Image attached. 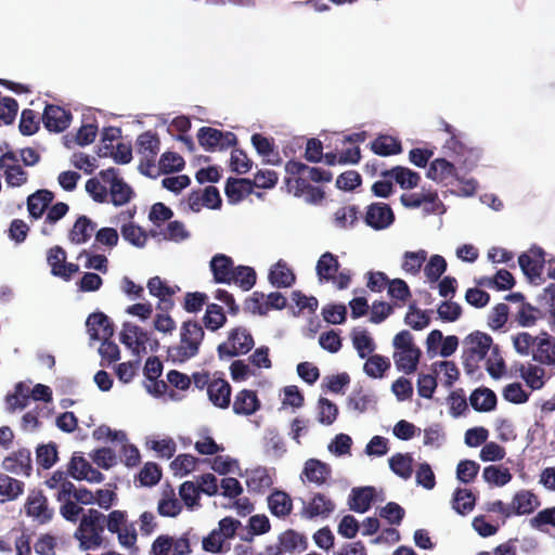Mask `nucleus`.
Masks as SVG:
<instances>
[{
    "label": "nucleus",
    "instance_id": "1",
    "mask_svg": "<svg viewBox=\"0 0 555 555\" xmlns=\"http://www.w3.org/2000/svg\"><path fill=\"white\" fill-rule=\"evenodd\" d=\"M205 332L196 321H185L180 327V341L168 348V354L175 362L183 363L199 352Z\"/></svg>",
    "mask_w": 555,
    "mask_h": 555
},
{
    "label": "nucleus",
    "instance_id": "2",
    "mask_svg": "<svg viewBox=\"0 0 555 555\" xmlns=\"http://www.w3.org/2000/svg\"><path fill=\"white\" fill-rule=\"evenodd\" d=\"M106 517L98 509L90 508L85 514L74 534L79 541L80 548L83 551L95 550L103 543L102 532L105 528Z\"/></svg>",
    "mask_w": 555,
    "mask_h": 555
},
{
    "label": "nucleus",
    "instance_id": "3",
    "mask_svg": "<svg viewBox=\"0 0 555 555\" xmlns=\"http://www.w3.org/2000/svg\"><path fill=\"white\" fill-rule=\"evenodd\" d=\"M464 346L463 364L468 373L474 372L478 363L494 347L492 337L480 331L473 332L466 336Z\"/></svg>",
    "mask_w": 555,
    "mask_h": 555
},
{
    "label": "nucleus",
    "instance_id": "4",
    "mask_svg": "<svg viewBox=\"0 0 555 555\" xmlns=\"http://www.w3.org/2000/svg\"><path fill=\"white\" fill-rule=\"evenodd\" d=\"M137 152L141 155L139 171L146 177L156 178L154 175L156 157L160 151V139L151 130L141 133L137 139Z\"/></svg>",
    "mask_w": 555,
    "mask_h": 555
},
{
    "label": "nucleus",
    "instance_id": "5",
    "mask_svg": "<svg viewBox=\"0 0 555 555\" xmlns=\"http://www.w3.org/2000/svg\"><path fill=\"white\" fill-rule=\"evenodd\" d=\"M255 341L250 332L243 326L235 327L229 332L228 341L218 346L219 358L227 359L240 354H246L254 348Z\"/></svg>",
    "mask_w": 555,
    "mask_h": 555
},
{
    "label": "nucleus",
    "instance_id": "6",
    "mask_svg": "<svg viewBox=\"0 0 555 555\" xmlns=\"http://www.w3.org/2000/svg\"><path fill=\"white\" fill-rule=\"evenodd\" d=\"M100 177L109 184L108 196L114 206L128 204L134 196L132 188L118 176L117 169L111 167L100 171Z\"/></svg>",
    "mask_w": 555,
    "mask_h": 555
},
{
    "label": "nucleus",
    "instance_id": "7",
    "mask_svg": "<svg viewBox=\"0 0 555 555\" xmlns=\"http://www.w3.org/2000/svg\"><path fill=\"white\" fill-rule=\"evenodd\" d=\"M285 171L288 175L285 179L302 178L305 183H310V181L330 182L333 179L331 171L319 167H310L294 159H291L285 164Z\"/></svg>",
    "mask_w": 555,
    "mask_h": 555
},
{
    "label": "nucleus",
    "instance_id": "8",
    "mask_svg": "<svg viewBox=\"0 0 555 555\" xmlns=\"http://www.w3.org/2000/svg\"><path fill=\"white\" fill-rule=\"evenodd\" d=\"M66 251L61 246L51 247L47 253V261L51 267V274L70 281L73 275L79 271V266L66 262Z\"/></svg>",
    "mask_w": 555,
    "mask_h": 555
},
{
    "label": "nucleus",
    "instance_id": "9",
    "mask_svg": "<svg viewBox=\"0 0 555 555\" xmlns=\"http://www.w3.org/2000/svg\"><path fill=\"white\" fill-rule=\"evenodd\" d=\"M363 220L367 227L380 231L395 222V214L388 204L376 202L366 207Z\"/></svg>",
    "mask_w": 555,
    "mask_h": 555
},
{
    "label": "nucleus",
    "instance_id": "10",
    "mask_svg": "<svg viewBox=\"0 0 555 555\" xmlns=\"http://www.w3.org/2000/svg\"><path fill=\"white\" fill-rule=\"evenodd\" d=\"M544 262V251L541 248L530 249L529 253H524L518 257V263L522 273L530 282L535 284H540L543 281L542 271Z\"/></svg>",
    "mask_w": 555,
    "mask_h": 555
},
{
    "label": "nucleus",
    "instance_id": "11",
    "mask_svg": "<svg viewBox=\"0 0 555 555\" xmlns=\"http://www.w3.org/2000/svg\"><path fill=\"white\" fill-rule=\"evenodd\" d=\"M16 152L8 151L0 157V167L4 171L5 181L11 186H21L27 182L28 173L18 164Z\"/></svg>",
    "mask_w": 555,
    "mask_h": 555
},
{
    "label": "nucleus",
    "instance_id": "12",
    "mask_svg": "<svg viewBox=\"0 0 555 555\" xmlns=\"http://www.w3.org/2000/svg\"><path fill=\"white\" fill-rule=\"evenodd\" d=\"M401 204L406 208H418L424 206L426 214H434L442 205L437 192L427 191L421 193H404L400 196Z\"/></svg>",
    "mask_w": 555,
    "mask_h": 555
},
{
    "label": "nucleus",
    "instance_id": "13",
    "mask_svg": "<svg viewBox=\"0 0 555 555\" xmlns=\"http://www.w3.org/2000/svg\"><path fill=\"white\" fill-rule=\"evenodd\" d=\"M72 120L69 111L54 104H47L42 114V122L51 132H62L68 128Z\"/></svg>",
    "mask_w": 555,
    "mask_h": 555
},
{
    "label": "nucleus",
    "instance_id": "14",
    "mask_svg": "<svg viewBox=\"0 0 555 555\" xmlns=\"http://www.w3.org/2000/svg\"><path fill=\"white\" fill-rule=\"evenodd\" d=\"M25 509L28 516L36 518L41 524L50 521L53 517V509L49 508L48 500L40 491L28 495Z\"/></svg>",
    "mask_w": 555,
    "mask_h": 555
},
{
    "label": "nucleus",
    "instance_id": "15",
    "mask_svg": "<svg viewBox=\"0 0 555 555\" xmlns=\"http://www.w3.org/2000/svg\"><path fill=\"white\" fill-rule=\"evenodd\" d=\"M91 339L112 338L114 325L103 312L91 313L86 322Z\"/></svg>",
    "mask_w": 555,
    "mask_h": 555
},
{
    "label": "nucleus",
    "instance_id": "16",
    "mask_svg": "<svg viewBox=\"0 0 555 555\" xmlns=\"http://www.w3.org/2000/svg\"><path fill=\"white\" fill-rule=\"evenodd\" d=\"M210 270L216 283H233V273L235 267L231 257L224 254L215 255L210 260Z\"/></svg>",
    "mask_w": 555,
    "mask_h": 555
},
{
    "label": "nucleus",
    "instance_id": "17",
    "mask_svg": "<svg viewBox=\"0 0 555 555\" xmlns=\"http://www.w3.org/2000/svg\"><path fill=\"white\" fill-rule=\"evenodd\" d=\"M532 359L541 364H555V338L547 332H541L532 350Z\"/></svg>",
    "mask_w": 555,
    "mask_h": 555
},
{
    "label": "nucleus",
    "instance_id": "18",
    "mask_svg": "<svg viewBox=\"0 0 555 555\" xmlns=\"http://www.w3.org/2000/svg\"><path fill=\"white\" fill-rule=\"evenodd\" d=\"M3 468L10 473L29 476L33 469L31 453L28 449H20L3 460Z\"/></svg>",
    "mask_w": 555,
    "mask_h": 555
},
{
    "label": "nucleus",
    "instance_id": "19",
    "mask_svg": "<svg viewBox=\"0 0 555 555\" xmlns=\"http://www.w3.org/2000/svg\"><path fill=\"white\" fill-rule=\"evenodd\" d=\"M335 509V503L322 493H315L311 501L304 506L301 515L305 518H327Z\"/></svg>",
    "mask_w": 555,
    "mask_h": 555
},
{
    "label": "nucleus",
    "instance_id": "20",
    "mask_svg": "<svg viewBox=\"0 0 555 555\" xmlns=\"http://www.w3.org/2000/svg\"><path fill=\"white\" fill-rule=\"evenodd\" d=\"M540 506L539 498L529 490H520L516 492L509 504L513 515L521 516L533 513Z\"/></svg>",
    "mask_w": 555,
    "mask_h": 555
},
{
    "label": "nucleus",
    "instance_id": "21",
    "mask_svg": "<svg viewBox=\"0 0 555 555\" xmlns=\"http://www.w3.org/2000/svg\"><path fill=\"white\" fill-rule=\"evenodd\" d=\"M254 191V183L250 179L233 178L227 180L224 193L230 204H237Z\"/></svg>",
    "mask_w": 555,
    "mask_h": 555
},
{
    "label": "nucleus",
    "instance_id": "22",
    "mask_svg": "<svg viewBox=\"0 0 555 555\" xmlns=\"http://www.w3.org/2000/svg\"><path fill=\"white\" fill-rule=\"evenodd\" d=\"M285 184L295 196H305L306 201L311 204L320 203L325 196L321 188L305 183L302 178L285 179Z\"/></svg>",
    "mask_w": 555,
    "mask_h": 555
},
{
    "label": "nucleus",
    "instance_id": "23",
    "mask_svg": "<svg viewBox=\"0 0 555 555\" xmlns=\"http://www.w3.org/2000/svg\"><path fill=\"white\" fill-rule=\"evenodd\" d=\"M257 392L249 389L238 391L233 401V412L237 415H251L260 409Z\"/></svg>",
    "mask_w": 555,
    "mask_h": 555
},
{
    "label": "nucleus",
    "instance_id": "24",
    "mask_svg": "<svg viewBox=\"0 0 555 555\" xmlns=\"http://www.w3.org/2000/svg\"><path fill=\"white\" fill-rule=\"evenodd\" d=\"M267 501L270 513L278 518H285L293 511V500L283 490H273Z\"/></svg>",
    "mask_w": 555,
    "mask_h": 555
},
{
    "label": "nucleus",
    "instance_id": "25",
    "mask_svg": "<svg viewBox=\"0 0 555 555\" xmlns=\"http://www.w3.org/2000/svg\"><path fill=\"white\" fill-rule=\"evenodd\" d=\"M96 223L89 217L79 216L68 233V240L77 245L87 243L93 235Z\"/></svg>",
    "mask_w": 555,
    "mask_h": 555
},
{
    "label": "nucleus",
    "instance_id": "26",
    "mask_svg": "<svg viewBox=\"0 0 555 555\" xmlns=\"http://www.w3.org/2000/svg\"><path fill=\"white\" fill-rule=\"evenodd\" d=\"M375 496L376 491L374 487L367 486L353 488L349 499L350 509L361 514L367 512L371 508Z\"/></svg>",
    "mask_w": 555,
    "mask_h": 555
},
{
    "label": "nucleus",
    "instance_id": "27",
    "mask_svg": "<svg viewBox=\"0 0 555 555\" xmlns=\"http://www.w3.org/2000/svg\"><path fill=\"white\" fill-rule=\"evenodd\" d=\"M340 263L336 255L331 251L322 254L317 262L315 271L320 282L335 281Z\"/></svg>",
    "mask_w": 555,
    "mask_h": 555
},
{
    "label": "nucleus",
    "instance_id": "28",
    "mask_svg": "<svg viewBox=\"0 0 555 555\" xmlns=\"http://www.w3.org/2000/svg\"><path fill=\"white\" fill-rule=\"evenodd\" d=\"M54 194L49 190H38L27 198V209L34 219L42 217L49 205L53 202Z\"/></svg>",
    "mask_w": 555,
    "mask_h": 555
},
{
    "label": "nucleus",
    "instance_id": "29",
    "mask_svg": "<svg viewBox=\"0 0 555 555\" xmlns=\"http://www.w3.org/2000/svg\"><path fill=\"white\" fill-rule=\"evenodd\" d=\"M207 393L214 405L221 409H227L230 405L231 386L225 379H212Z\"/></svg>",
    "mask_w": 555,
    "mask_h": 555
},
{
    "label": "nucleus",
    "instance_id": "30",
    "mask_svg": "<svg viewBox=\"0 0 555 555\" xmlns=\"http://www.w3.org/2000/svg\"><path fill=\"white\" fill-rule=\"evenodd\" d=\"M421 354L422 352L417 347L395 351V364L399 371L405 374H412L417 369Z\"/></svg>",
    "mask_w": 555,
    "mask_h": 555
},
{
    "label": "nucleus",
    "instance_id": "31",
    "mask_svg": "<svg viewBox=\"0 0 555 555\" xmlns=\"http://www.w3.org/2000/svg\"><path fill=\"white\" fill-rule=\"evenodd\" d=\"M382 176L385 178H393L400 188L405 190L417 186L421 181V176L418 172L402 166H396L390 170H385L382 172Z\"/></svg>",
    "mask_w": 555,
    "mask_h": 555
},
{
    "label": "nucleus",
    "instance_id": "32",
    "mask_svg": "<svg viewBox=\"0 0 555 555\" xmlns=\"http://www.w3.org/2000/svg\"><path fill=\"white\" fill-rule=\"evenodd\" d=\"M426 176L436 182H447L449 179L457 178L455 166L443 157L430 163Z\"/></svg>",
    "mask_w": 555,
    "mask_h": 555
},
{
    "label": "nucleus",
    "instance_id": "33",
    "mask_svg": "<svg viewBox=\"0 0 555 555\" xmlns=\"http://www.w3.org/2000/svg\"><path fill=\"white\" fill-rule=\"evenodd\" d=\"M147 288L152 296L159 298L158 308L160 310L167 311L173 306L171 300L173 291L159 276L151 278L147 282Z\"/></svg>",
    "mask_w": 555,
    "mask_h": 555
},
{
    "label": "nucleus",
    "instance_id": "34",
    "mask_svg": "<svg viewBox=\"0 0 555 555\" xmlns=\"http://www.w3.org/2000/svg\"><path fill=\"white\" fill-rule=\"evenodd\" d=\"M302 474L309 482L323 485L331 476V467L317 459H310L305 463Z\"/></svg>",
    "mask_w": 555,
    "mask_h": 555
},
{
    "label": "nucleus",
    "instance_id": "35",
    "mask_svg": "<svg viewBox=\"0 0 555 555\" xmlns=\"http://www.w3.org/2000/svg\"><path fill=\"white\" fill-rule=\"evenodd\" d=\"M278 541L281 544L282 551H284V553H301L308 547L307 538L294 529H287L286 531L282 532L279 535Z\"/></svg>",
    "mask_w": 555,
    "mask_h": 555
},
{
    "label": "nucleus",
    "instance_id": "36",
    "mask_svg": "<svg viewBox=\"0 0 555 555\" xmlns=\"http://www.w3.org/2000/svg\"><path fill=\"white\" fill-rule=\"evenodd\" d=\"M30 400V388L23 382L15 385L14 391L5 396L7 411L10 413L25 409Z\"/></svg>",
    "mask_w": 555,
    "mask_h": 555
},
{
    "label": "nucleus",
    "instance_id": "37",
    "mask_svg": "<svg viewBox=\"0 0 555 555\" xmlns=\"http://www.w3.org/2000/svg\"><path fill=\"white\" fill-rule=\"evenodd\" d=\"M270 283L278 288L291 287L296 276L285 261L279 260L269 272Z\"/></svg>",
    "mask_w": 555,
    "mask_h": 555
},
{
    "label": "nucleus",
    "instance_id": "38",
    "mask_svg": "<svg viewBox=\"0 0 555 555\" xmlns=\"http://www.w3.org/2000/svg\"><path fill=\"white\" fill-rule=\"evenodd\" d=\"M469 402L478 412H490L496 406V395L489 388H477L470 393Z\"/></svg>",
    "mask_w": 555,
    "mask_h": 555
},
{
    "label": "nucleus",
    "instance_id": "39",
    "mask_svg": "<svg viewBox=\"0 0 555 555\" xmlns=\"http://www.w3.org/2000/svg\"><path fill=\"white\" fill-rule=\"evenodd\" d=\"M251 144L257 153L262 157H267L266 162L269 164H280L281 157L278 152H274V140L269 139L261 133H254L251 135Z\"/></svg>",
    "mask_w": 555,
    "mask_h": 555
},
{
    "label": "nucleus",
    "instance_id": "40",
    "mask_svg": "<svg viewBox=\"0 0 555 555\" xmlns=\"http://www.w3.org/2000/svg\"><path fill=\"white\" fill-rule=\"evenodd\" d=\"M371 150L379 156H390L401 153V142L388 134H380L371 142Z\"/></svg>",
    "mask_w": 555,
    "mask_h": 555
},
{
    "label": "nucleus",
    "instance_id": "41",
    "mask_svg": "<svg viewBox=\"0 0 555 555\" xmlns=\"http://www.w3.org/2000/svg\"><path fill=\"white\" fill-rule=\"evenodd\" d=\"M413 461L410 453H396L389 459V467L397 476L406 480L413 474Z\"/></svg>",
    "mask_w": 555,
    "mask_h": 555
},
{
    "label": "nucleus",
    "instance_id": "42",
    "mask_svg": "<svg viewBox=\"0 0 555 555\" xmlns=\"http://www.w3.org/2000/svg\"><path fill=\"white\" fill-rule=\"evenodd\" d=\"M246 483L249 491L261 493L272 486V478L266 468L258 467L250 472Z\"/></svg>",
    "mask_w": 555,
    "mask_h": 555
},
{
    "label": "nucleus",
    "instance_id": "43",
    "mask_svg": "<svg viewBox=\"0 0 555 555\" xmlns=\"http://www.w3.org/2000/svg\"><path fill=\"white\" fill-rule=\"evenodd\" d=\"M185 163L182 156L175 152H165L158 162V169L154 171V175L159 176L160 173H170L181 171Z\"/></svg>",
    "mask_w": 555,
    "mask_h": 555
},
{
    "label": "nucleus",
    "instance_id": "44",
    "mask_svg": "<svg viewBox=\"0 0 555 555\" xmlns=\"http://www.w3.org/2000/svg\"><path fill=\"white\" fill-rule=\"evenodd\" d=\"M476 498L468 489H456L453 494L452 507L460 515H466L474 509Z\"/></svg>",
    "mask_w": 555,
    "mask_h": 555
},
{
    "label": "nucleus",
    "instance_id": "45",
    "mask_svg": "<svg viewBox=\"0 0 555 555\" xmlns=\"http://www.w3.org/2000/svg\"><path fill=\"white\" fill-rule=\"evenodd\" d=\"M482 477L488 483L498 487H503L507 485L513 478L508 468L496 465H490L485 467L482 472Z\"/></svg>",
    "mask_w": 555,
    "mask_h": 555
},
{
    "label": "nucleus",
    "instance_id": "46",
    "mask_svg": "<svg viewBox=\"0 0 555 555\" xmlns=\"http://www.w3.org/2000/svg\"><path fill=\"white\" fill-rule=\"evenodd\" d=\"M390 367V361L387 357L373 354L367 358L363 370L372 378H382L385 372Z\"/></svg>",
    "mask_w": 555,
    "mask_h": 555
},
{
    "label": "nucleus",
    "instance_id": "47",
    "mask_svg": "<svg viewBox=\"0 0 555 555\" xmlns=\"http://www.w3.org/2000/svg\"><path fill=\"white\" fill-rule=\"evenodd\" d=\"M359 208L356 205H348L338 208L334 214L336 227L346 229L352 228L359 220Z\"/></svg>",
    "mask_w": 555,
    "mask_h": 555
},
{
    "label": "nucleus",
    "instance_id": "48",
    "mask_svg": "<svg viewBox=\"0 0 555 555\" xmlns=\"http://www.w3.org/2000/svg\"><path fill=\"white\" fill-rule=\"evenodd\" d=\"M543 318L542 311L529 302L519 306L515 320L522 327L533 326L538 320Z\"/></svg>",
    "mask_w": 555,
    "mask_h": 555
},
{
    "label": "nucleus",
    "instance_id": "49",
    "mask_svg": "<svg viewBox=\"0 0 555 555\" xmlns=\"http://www.w3.org/2000/svg\"><path fill=\"white\" fill-rule=\"evenodd\" d=\"M203 322L206 328L210 331H217L222 327L227 322L222 307L217 304L207 305Z\"/></svg>",
    "mask_w": 555,
    "mask_h": 555
},
{
    "label": "nucleus",
    "instance_id": "50",
    "mask_svg": "<svg viewBox=\"0 0 555 555\" xmlns=\"http://www.w3.org/2000/svg\"><path fill=\"white\" fill-rule=\"evenodd\" d=\"M57 459V447L54 442L40 444L36 449L37 464L43 469L51 468L56 463Z\"/></svg>",
    "mask_w": 555,
    "mask_h": 555
},
{
    "label": "nucleus",
    "instance_id": "51",
    "mask_svg": "<svg viewBox=\"0 0 555 555\" xmlns=\"http://www.w3.org/2000/svg\"><path fill=\"white\" fill-rule=\"evenodd\" d=\"M263 442L266 452L273 456L280 457L286 452L284 439L274 428L267 429Z\"/></svg>",
    "mask_w": 555,
    "mask_h": 555
},
{
    "label": "nucleus",
    "instance_id": "52",
    "mask_svg": "<svg viewBox=\"0 0 555 555\" xmlns=\"http://www.w3.org/2000/svg\"><path fill=\"white\" fill-rule=\"evenodd\" d=\"M222 131L211 127H202L197 132V140L202 147L206 151H215L219 149Z\"/></svg>",
    "mask_w": 555,
    "mask_h": 555
},
{
    "label": "nucleus",
    "instance_id": "53",
    "mask_svg": "<svg viewBox=\"0 0 555 555\" xmlns=\"http://www.w3.org/2000/svg\"><path fill=\"white\" fill-rule=\"evenodd\" d=\"M433 371L435 374L442 372L446 388H451L460 377L459 367L453 361H437L433 363Z\"/></svg>",
    "mask_w": 555,
    "mask_h": 555
},
{
    "label": "nucleus",
    "instance_id": "54",
    "mask_svg": "<svg viewBox=\"0 0 555 555\" xmlns=\"http://www.w3.org/2000/svg\"><path fill=\"white\" fill-rule=\"evenodd\" d=\"M520 376L526 384L533 390L541 389L544 386V370L538 365L529 364L520 366Z\"/></svg>",
    "mask_w": 555,
    "mask_h": 555
},
{
    "label": "nucleus",
    "instance_id": "55",
    "mask_svg": "<svg viewBox=\"0 0 555 555\" xmlns=\"http://www.w3.org/2000/svg\"><path fill=\"white\" fill-rule=\"evenodd\" d=\"M352 344L361 359L366 358L375 350L373 338L365 330L352 333Z\"/></svg>",
    "mask_w": 555,
    "mask_h": 555
},
{
    "label": "nucleus",
    "instance_id": "56",
    "mask_svg": "<svg viewBox=\"0 0 555 555\" xmlns=\"http://www.w3.org/2000/svg\"><path fill=\"white\" fill-rule=\"evenodd\" d=\"M257 274L251 267L237 266L233 273V282L237 284L244 292H247L256 284Z\"/></svg>",
    "mask_w": 555,
    "mask_h": 555
},
{
    "label": "nucleus",
    "instance_id": "57",
    "mask_svg": "<svg viewBox=\"0 0 555 555\" xmlns=\"http://www.w3.org/2000/svg\"><path fill=\"white\" fill-rule=\"evenodd\" d=\"M24 491V482L8 475H0V495L8 500L17 499Z\"/></svg>",
    "mask_w": 555,
    "mask_h": 555
},
{
    "label": "nucleus",
    "instance_id": "58",
    "mask_svg": "<svg viewBox=\"0 0 555 555\" xmlns=\"http://www.w3.org/2000/svg\"><path fill=\"white\" fill-rule=\"evenodd\" d=\"M404 322L415 331H421L428 326L430 319L427 311H422L414 304L409 306V310L404 317Z\"/></svg>",
    "mask_w": 555,
    "mask_h": 555
},
{
    "label": "nucleus",
    "instance_id": "59",
    "mask_svg": "<svg viewBox=\"0 0 555 555\" xmlns=\"http://www.w3.org/2000/svg\"><path fill=\"white\" fill-rule=\"evenodd\" d=\"M122 237L137 247H143L147 240L145 231L134 223H127L121 227Z\"/></svg>",
    "mask_w": 555,
    "mask_h": 555
},
{
    "label": "nucleus",
    "instance_id": "60",
    "mask_svg": "<svg viewBox=\"0 0 555 555\" xmlns=\"http://www.w3.org/2000/svg\"><path fill=\"white\" fill-rule=\"evenodd\" d=\"M427 253L423 249L418 251H405L403 256L402 269L405 272L416 274L420 272L423 263L426 261Z\"/></svg>",
    "mask_w": 555,
    "mask_h": 555
},
{
    "label": "nucleus",
    "instance_id": "61",
    "mask_svg": "<svg viewBox=\"0 0 555 555\" xmlns=\"http://www.w3.org/2000/svg\"><path fill=\"white\" fill-rule=\"evenodd\" d=\"M447 270V261L440 255H433L424 268L425 275L430 282H437Z\"/></svg>",
    "mask_w": 555,
    "mask_h": 555
},
{
    "label": "nucleus",
    "instance_id": "62",
    "mask_svg": "<svg viewBox=\"0 0 555 555\" xmlns=\"http://www.w3.org/2000/svg\"><path fill=\"white\" fill-rule=\"evenodd\" d=\"M480 465L472 460H463L456 466V477L463 483L472 482L478 475Z\"/></svg>",
    "mask_w": 555,
    "mask_h": 555
},
{
    "label": "nucleus",
    "instance_id": "63",
    "mask_svg": "<svg viewBox=\"0 0 555 555\" xmlns=\"http://www.w3.org/2000/svg\"><path fill=\"white\" fill-rule=\"evenodd\" d=\"M198 459L192 454H179L170 464L176 475L185 476L196 467Z\"/></svg>",
    "mask_w": 555,
    "mask_h": 555
},
{
    "label": "nucleus",
    "instance_id": "64",
    "mask_svg": "<svg viewBox=\"0 0 555 555\" xmlns=\"http://www.w3.org/2000/svg\"><path fill=\"white\" fill-rule=\"evenodd\" d=\"M373 402V396L365 393L362 388H359L351 392L348 398L347 405L349 409L363 413Z\"/></svg>",
    "mask_w": 555,
    "mask_h": 555
}]
</instances>
